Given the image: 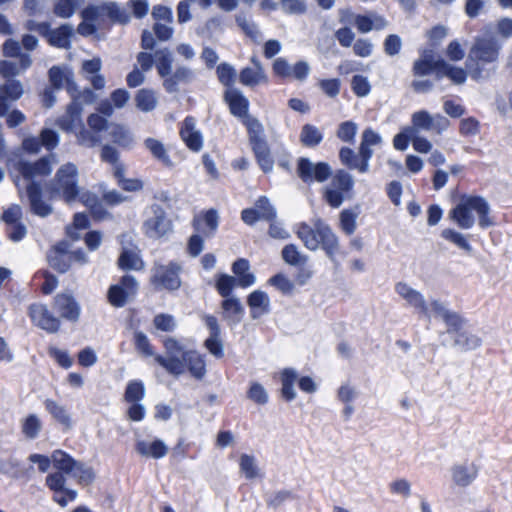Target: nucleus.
Masks as SVG:
<instances>
[{"mask_svg":"<svg viewBox=\"0 0 512 512\" xmlns=\"http://www.w3.org/2000/svg\"><path fill=\"white\" fill-rule=\"evenodd\" d=\"M155 65L159 76L165 79L172 71L173 57L168 48L160 49L155 52Z\"/></svg>","mask_w":512,"mask_h":512,"instance_id":"35","label":"nucleus"},{"mask_svg":"<svg viewBox=\"0 0 512 512\" xmlns=\"http://www.w3.org/2000/svg\"><path fill=\"white\" fill-rule=\"evenodd\" d=\"M134 99H135L136 107L141 112H145V113L153 111L156 108L157 103H158L155 92L149 88L139 89L136 92Z\"/></svg>","mask_w":512,"mask_h":512,"instance_id":"32","label":"nucleus"},{"mask_svg":"<svg viewBox=\"0 0 512 512\" xmlns=\"http://www.w3.org/2000/svg\"><path fill=\"white\" fill-rule=\"evenodd\" d=\"M265 78L264 72H260L251 67H244L239 74V81L244 86L254 87Z\"/></svg>","mask_w":512,"mask_h":512,"instance_id":"54","label":"nucleus"},{"mask_svg":"<svg viewBox=\"0 0 512 512\" xmlns=\"http://www.w3.org/2000/svg\"><path fill=\"white\" fill-rule=\"evenodd\" d=\"M118 267L123 271L139 270L142 261L139 256L129 249H123L117 261Z\"/></svg>","mask_w":512,"mask_h":512,"instance_id":"38","label":"nucleus"},{"mask_svg":"<svg viewBox=\"0 0 512 512\" xmlns=\"http://www.w3.org/2000/svg\"><path fill=\"white\" fill-rule=\"evenodd\" d=\"M68 77V70L65 72L61 66L54 65L48 70L49 87L61 90Z\"/></svg>","mask_w":512,"mask_h":512,"instance_id":"56","label":"nucleus"},{"mask_svg":"<svg viewBox=\"0 0 512 512\" xmlns=\"http://www.w3.org/2000/svg\"><path fill=\"white\" fill-rule=\"evenodd\" d=\"M411 123L410 128H415V134H418L420 130L430 131L433 128L432 116L426 110L414 112L411 117Z\"/></svg>","mask_w":512,"mask_h":512,"instance_id":"43","label":"nucleus"},{"mask_svg":"<svg viewBox=\"0 0 512 512\" xmlns=\"http://www.w3.org/2000/svg\"><path fill=\"white\" fill-rule=\"evenodd\" d=\"M224 101L229 106L230 113L242 119L247 129L249 145L260 169L265 174L272 172L274 159L265 136L264 126L257 118L249 115L248 99L240 90L231 88L225 91Z\"/></svg>","mask_w":512,"mask_h":512,"instance_id":"1","label":"nucleus"},{"mask_svg":"<svg viewBox=\"0 0 512 512\" xmlns=\"http://www.w3.org/2000/svg\"><path fill=\"white\" fill-rule=\"evenodd\" d=\"M236 286V279L227 273H218L215 276V289L224 299L233 297L232 292Z\"/></svg>","mask_w":512,"mask_h":512,"instance_id":"36","label":"nucleus"},{"mask_svg":"<svg viewBox=\"0 0 512 512\" xmlns=\"http://www.w3.org/2000/svg\"><path fill=\"white\" fill-rule=\"evenodd\" d=\"M247 398L258 405H265L269 401L266 389L258 382L251 383L247 391Z\"/></svg>","mask_w":512,"mask_h":512,"instance_id":"58","label":"nucleus"},{"mask_svg":"<svg viewBox=\"0 0 512 512\" xmlns=\"http://www.w3.org/2000/svg\"><path fill=\"white\" fill-rule=\"evenodd\" d=\"M478 215V225L481 229H487L495 225L490 216V205L480 195L462 194L458 203L449 211V218L461 229H471L476 222L472 212Z\"/></svg>","mask_w":512,"mask_h":512,"instance_id":"3","label":"nucleus"},{"mask_svg":"<svg viewBox=\"0 0 512 512\" xmlns=\"http://www.w3.org/2000/svg\"><path fill=\"white\" fill-rule=\"evenodd\" d=\"M415 137V128L403 127L393 138V146L398 151H405Z\"/></svg>","mask_w":512,"mask_h":512,"instance_id":"53","label":"nucleus"},{"mask_svg":"<svg viewBox=\"0 0 512 512\" xmlns=\"http://www.w3.org/2000/svg\"><path fill=\"white\" fill-rule=\"evenodd\" d=\"M412 74L416 77L433 74L436 81L446 77L455 85H462L467 80V71L465 69L448 63L442 57H438L437 61L433 62L428 59H416L412 66Z\"/></svg>","mask_w":512,"mask_h":512,"instance_id":"5","label":"nucleus"},{"mask_svg":"<svg viewBox=\"0 0 512 512\" xmlns=\"http://www.w3.org/2000/svg\"><path fill=\"white\" fill-rule=\"evenodd\" d=\"M28 314L32 322L46 332L53 334L59 331L61 322L46 305L33 303L28 308Z\"/></svg>","mask_w":512,"mask_h":512,"instance_id":"14","label":"nucleus"},{"mask_svg":"<svg viewBox=\"0 0 512 512\" xmlns=\"http://www.w3.org/2000/svg\"><path fill=\"white\" fill-rule=\"evenodd\" d=\"M134 346L139 353L143 354L146 357L154 355L152 345L147 335L140 330L134 332Z\"/></svg>","mask_w":512,"mask_h":512,"instance_id":"62","label":"nucleus"},{"mask_svg":"<svg viewBox=\"0 0 512 512\" xmlns=\"http://www.w3.org/2000/svg\"><path fill=\"white\" fill-rule=\"evenodd\" d=\"M357 133V124L353 121H344L339 124L337 130V137L346 143H353Z\"/></svg>","mask_w":512,"mask_h":512,"instance_id":"60","label":"nucleus"},{"mask_svg":"<svg viewBox=\"0 0 512 512\" xmlns=\"http://www.w3.org/2000/svg\"><path fill=\"white\" fill-rule=\"evenodd\" d=\"M136 451L144 457L161 459L168 453V447L161 439H154L152 442L138 441L135 445Z\"/></svg>","mask_w":512,"mask_h":512,"instance_id":"26","label":"nucleus"},{"mask_svg":"<svg viewBox=\"0 0 512 512\" xmlns=\"http://www.w3.org/2000/svg\"><path fill=\"white\" fill-rule=\"evenodd\" d=\"M196 78L194 71L187 66H178L174 72L163 80V87L169 94L179 92L180 85H189Z\"/></svg>","mask_w":512,"mask_h":512,"instance_id":"19","label":"nucleus"},{"mask_svg":"<svg viewBox=\"0 0 512 512\" xmlns=\"http://www.w3.org/2000/svg\"><path fill=\"white\" fill-rule=\"evenodd\" d=\"M221 308L223 310V318L230 326L238 325L245 313V309L240 299L236 296L223 299L221 301Z\"/></svg>","mask_w":512,"mask_h":512,"instance_id":"22","label":"nucleus"},{"mask_svg":"<svg viewBox=\"0 0 512 512\" xmlns=\"http://www.w3.org/2000/svg\"><path fill=\"white\" fill-rule=\"evenodd\" d=\"M163 345L167 356L157 354L154 359L167 373L179 377L183 374L182 353L186 350H184V347L178 340L172 337L165 339Z\"/></svg>","mask_w":512,"mask_h":512,"instance_id":"10","label":"nucleus"},{"mask_svg":"<svg viewBox=\"0 0 512 512\" xmlns=\"http://www.w3.org/2000/svg\"><path fill=\"white\" fill-rule=\"evenodd\" d=\"M41 430V422L35 414H30L26 417L22 432L28 439H35Z\"/></svg>","mask_w":512,"mask_h":512,"instance_id":"61","label":"nucleus"},{"mask_svg":"<svg viewBox=\"0 0 512 512\" xmlns=\"http://www.w3.org/2000/svg\"><path fill=\"white\" fill-rule=\"evenodd\" d=\"M137 286L138 283L133 275L126 274L122 276L117 284L111 285L108 289L107 298L109 303L116 308L125 306L128 297L136 293Z\"/></svg>","mask_w":512,"mask_h":512,"instance_id":"13","label":"nucleus"},{"mask_svg":"<svg viewBox=\"0 0 512 512\" xmlns=\"http://www.w3.org/2000/svg\"><path fill=\"white\" fill-rule=\"evenodd\" d=\"M110 136L115 144L127 148L133 143V136L130 131L121 124H114Z\"/></svg>","mask_w":512,"mask_h":512,"instance_id":"42","label":"nucleus"},{"mask_svg":"<svg viewBox=\"0 0 512 512\" xmlns=\"http://www.w3.org/2000/svg\"><path fill=\"white\" fill-rule=\"evenodd\" d=\"M102 13L114 22L120 24H127L129 22V16L115 2L102 4Z\"/></svg>","mask_w":512,"mask_h":512,"instance_id":"52","label":"nucleus"},{"mask_svg":"<svg viewBox=\"0 0 512 512\" xmlns=\"http://www.w3.org/2000/svg\"><path fill=\"white\" fill-rule=\"evenodd\" d=\"M240 470L249 480L258 476V467L255 464V458L252 455L242 454L240 457Z\"/></svg>","mask_w":512,"mask_h":512,"instance_id":"63","label":"nucleus"},{"mask_svg":"<svg viewBox=\"0 0 512 512\" xmlns=\"http://www.w3.org/2000/svg\"><path fill=\"white\" fill-rule=\"evenodd\" d=\"M459 133L464 137L476 136L480 133V122L473 116L461 119Z\"/></svg>","mask_w":512,"mask_h":512,"instance_id":"64","label":"nucleus"},{"mask_svg":"<svg viewBox=\"0 0 512 512\" xmlns=\"http://www.w3.org/2000/svg\"><path fill=\"white\" fill-rule=\"evenodd\" d=\"M441 237L468 253H470L473 249L469 241L465 238V236L454 229H443L441 231Z\"/></svg>","mask_w":512,"mask_h":512,"instance_id":"44","label":"nucleus"},{"mask_svg":"<svg viewBox=\"0 0 512 512\" xmlns=\"http://www.w3.org/2000/svg\"><path fill=\"white\" fill-rule=\"evenodd\" d=\"M268 284L286 296L292 295L295 289L294 283L283 273H277L270 277Z\"/></svg>","mask_w":512,"mask_h":512,"instance_id":"46","label":"nucleus"},{"mask_svg":"<svg viewBox=\"0 0 512 512\" xmlns=\"http://www.w3.org/2000/svg\"><path fill=\"white\" fill-rule=\"evenodd\" d=\"M38 138L41 141V147H44L48 151L55 149L60 140L58 132L52 128H43Z\"/></svg>","mask_w":512,"mask_h":512,"instance_id":"59","label":"nucleus"},{"mask_svg":"<svg viewBox=\"0 0 512 512\" xmlns=\"http://www.w3.org/2000/svg\"><path fill=\"white\" fill-rule=\"evenodd\" d=\"M30 469H33V467L25 468L23 463L15 457L0 459V473L10 478H24Z\"/></svg>","mask_w":512,"mask_h":512,"instance_id":"27","label":"nucleus"},{"mask_svg":"<svg viewBox=\"0 0 512 512\" xmlns=\"http://www.w3.org/2000/svg\"><path fill=\"white\" fill-rule=\"evenodd\" d=\"M54 310L65 320L75 323L79 320L81 307L70 293H59L54 297Z\"/></svg>","mask_w":512,"mask_h":512,"instance_id":"16","label":"nucleus"},{"mask_svg":"<svg viewBox=\"0 0 512 512\" xmlns=\"http://www.w3.org/2000/svg\"><path fill=\"white\" fill-rule=\"evenodd\" d=\"M296 499V495L286 489H282L276 492L267 493L265 495V502L268 508L277 509L282 506L285 502Z\"/></svg>","mask_w":512,"mask_h":512,"instance_id":"41","label":"nucleus"},{"mask_svg":"<svg viewBox=\"0 0 512 512\" xmlns=\"http://www.w3.org/2000/svg\"><path fill=\"white\" fill-rule=\"evenodd\" d=\"M79 125L80 129L76 133L78 145L93 148L100 143L101 137L96 132L87 130L83 122H80Z\"/></svg>","mask_w":512,"mask_h":512,"instance_id":"47","label":"nucleus"},{"mask_svg":"<svg viewBox=\"0 0 512 512\" xmlns=\"http://www.w3.org/2000/svg\"><path fill=\"white\" fill-rule=\"evenodd\" d=\"M73 36L74 29L71 24L64 23L53 29L51 28V24L48 23L43 38L51 47L58 49H70Z\"/></svg>","mask_w":512,"mask_h":512,"instance_id":"17","label":"nucleus"},{"mask_svg":"<svg viewBox=\"0 0 512 512\" xmlns=\"http://www.w3.org/2000/svg\"><path fill=\"white\" fill-rule=\"evenodd\" d=\"M79 171L77 166L68 162L61 165L52 180L46 184V191L50 199H61L64 203L71 205L79 198Z\"/></svg>","mask_w":512,"mask_h":512,"instance_id":"4","label":"nucleus"},{"mask_svg":"<svg viewBox=\"0 0 512 512\" xmlns=\"http://www.w3.org/2000/svg\"><path fill=\"white\" fill-rule=\"evenodd\" d=\"M204 322L209 330V336L204 341V347L211 355L219 359L224 356V345L221 338V328L214 315H205Z\"/></svg>","mask_w":512,"mask_h":512,"instance_id":"15","label":"nucleus"},{"mask_svg":"<svg viewBox=\"0 0 512 512\" xmlns=\"http://www.w3.org/2000/svg\"><path fill=\"white\" fill-rule=\"evenodd\" d=\"M452 479L457 486L467 487L478 476V468L475 464H457L451 469Z\"/></svg>","mask_w":512,"mask_h":512,"instance_id":"25","label":"nucleus"},{"mask_svg":"<svg viewBox=\"0 0 512 512\" xmlns=\"http://www.w3.org/2000/svg\"><path fill=\"white\" fill-rule=\"evenodd\" d=\"M358 214L352 209H343L340 212V227L346 235H351L356 230V219Z\"/></svg>","mask_w":512,"mask_h":512,"instance_id":"55","label":"nucleus"},{"mask_svg":"<svg viewBox=\"0 0 512 512\" xmlns=\"http://www.w3.org/2000/svg\"><path fill=\"white\" fill-rule=\"evenodd\" d=\"M238 287L248 288L255 284L256 276L250 272V263L246 258H238L231 266Z\"/></svg>","mask_w":512,"mask_h":512,"instance_id":"24","label":"nucleus"},{"mask_svg":"<svg viewBox=\"0 0 512 512\" xmlns=\"http://www.w3.org/2000/svg\"><path fill=\"white\" fill-rule=\"evenodd\" d=\"M467 322L468 320L461 316L454 329L452 327L446 329V334L452 341L450 346L460 352L473 351L482 345V339L478 335L464 329Z\"/></svg>","mask_w":512,"mask_h":512,"instance_id":"11","label":"nucleus"},{"mask_svg":"<svg viewBox=\"0 0 512 512\" xmlns=\"http://www.w3.org/2000/svg\"><path fill=\"white\" fill-rule=\"evenodd\" d=\"M502 44L491 35L476 38L469 51V62L478 60L482 63H494L498 61Z\"/></svg>","mask_w":512,"mask_h":512,"instance_id":"12","label":"nucleus"},{"mask_svg":"<svg viewBox=\"0 0 512 512\" xmlns=\"http://www.w3.org/2000/svg\"><path fill=\"white\" fill-rule=\"evenodd\" d=\"M318 248L321 247L326 256L332 261H336V254L339 251V239L331 227L319 219L318 227Z\"/></svg>","mask_w":512,"mask_h":512,"instance_id":"18","label":"nucleus"},{"mask_svg":"<svg viewBox=\"0 0 512 512\" xmlns=\"http://www.w3.org/2000/svg\"><path fill=\"white\" fill-rule=\"evenodd\" d=\"M180 135L186 146L193 152H199L203 147V137L199 130H195V119L187 116L180 130Z\"/></svg>","mask_w":512,"mask_h":512,"instance_id":"21","label":"nucleus"},{"mask_svg":"<svg viewBox=\"0 0 512 512\" xmlns=\"http://www.w3.org/2000/svg\"><path fill=\"white\" fill-rule=\"evenodd\" d=\"M431 309L443 320L446 327H452L453 329L457 326L459 318L462 316L458 312L447 309L439 300L431 301Z\"/></svg>","mask_w":512,"mask_h":512,"instance_id":"34","label":"nucleus"},{"mask_svg":"<svg viewBox=\"0 0 512 512\" xmlns=\"http://www.w3.org/2000/svg\"><path fill=\"white\" fill-rule=\"evenodd\" d=\"M15 170L28 182L26 196L30 212L41 218L48 217L53 212L51 204L43 199L41 183L35 180L36 176L46 177L52 172V164L48 156H42L34 162L19 159L14 163Z\"/></svg>","mask_w":512,"mask_h":512,"instance_id":"2","label":"nucleus"},{"mask_svg":"<svg viewBox=\"0 0 512 512\" xmlns=\"http://www.w3.org/2000/svg\"><path fill=\"white\" fill-rule=\"evenodd\" d=\"M318 227L319 220H317L315 223L314 228L309 226L306 222H301L296 232L298 238L301 239L304 246L311 251L318 249Z\"/></svg>","mask_w":512,"mask_h":512,"instance_id":"28","label":"nucleus"},{"mask_svg":"<svg viewBox=\"0 0 512 512\" xmlns=\"http://www.w3.org/2000/svg\"><path fill=\"white\" fill-rule=\"evenodd\" d=\"M144 145L157 160L165 165H171V159L161 141L149 137L144 140Z\"/></svg>","mask_w":512,"mask_h":512,"instance_id":"40","label":"nucleus"},{"mask_svg":"<svg viewBox=\"0 0 512 512\" xmlns=\"http://www.w3.org/2000/svg\"><path fill=\"white\" fill-rule=\"evenodd\" d=\"M145 397V385L142 380H131L127 383L124 399L128 403L140 402Z\"/></svg>","mask_w":512,"mask_h":512,"instance_id":"39","label":"nucleus"},{"mask_svg":"<svg viewBox=\"0 0 512 512\" xmlns=\"http://www.w3.org/2000/svg\"><path fill=\"white\" fill-rule=\"evenodd\" d=\"M339 161L349 170H358L360 172V164L358 154L355 151L347 146H343L339 150Z\"/></svg>","mask_w":512,"mask_h":512,"instance_id":"48","label":"nucleus"},{"mask_svg":"<svg viewBox=\"0 0 512 512\" xmlns=\"http://www.w3.org/2000/svg\"><path fill=\"white\" fill-rule=\"evenodd\" d=\"M253 208H257V210L260 211V215L263 217L264 221L275 220L277 218V211L275 207L265 195L257 198Z\"/></svg>","mask_w":512,"mask_h":512,"instance_id":"51","label":"nucleus"},{"mask_svg":"<svg viewBox=\"0 0 512 512\" xmlns=\"http://www.w3.org/2000/svg\"><path fill=\"white\" fill-rule=\"evenodd\" d=\"M281 256L285 263L295 267H301L308 261V256L301 254L298 247L293 243L282 248Z\"/></svg>","mask_w":512,"mask_h":512,"instance_id":"37","label":"nucleus"},{"mask_svg":"<svg viewBox=\"0 0 512 512\" xmlns=\"http://www.w3.org/2000/svg\"><path fill=\"white\" fill-rule=\"evenodd\" d=\"M296 174L307 185L315 182L324 183L332 176V168L328 162H313L308 157H299L296 162Z\"/></svg>","mask_w":512,"mask_h":512,"instance_id":"7","label":"nucleus"},{"mask_svg":"<svg viewBox=\"0 0 512 512\" xmlns=\"http://www.w3.org/2000/svg\"><path fill=\"white\" fill-rule=\"evenodd\" d=\"M331 182L323 189V199L332 208H339L353 197L355 181L345 169L332 171Z\"/></svg>","mask_w":512,"mask_h":512,"instance_id":"6","label":"nucleus"},{"mask_svg":"<svg viewBox=\"0 0 512 512\" xmlns=\"http://www.w3.org/2000/svg\"><path fill=\"white\" fill-rule=\"evenodd\" d=\"M0 92L10 99V101L19 100L23 93V86L19 80L10 79L0 85Z\"/></svg>","mask_w":512,"mask_h":512,"instance_id":"49","label":"nucleus"},{"mask_svg":"<svg viewBox=\"0 0 512 512\" xmlns=\"http://www.w3.org/2000/svg\"><path fill=\"white\" fill-rule=\"evenodd\" d=\"M351 89L357 97H366L371 91V85L366 76L356 74L351 79Z\"/></svg>","mask_w":512,"mask_h":512,"instance_id":"57","label":"nucleus"},{"mask_svg":"<svg viewBox=\"0 0 512 512\" xmlns=\"http://www.w3.org/2000/svg\"><path fill=\"white\" fill-rule=\"evenodd\" d=\"M45 409L51 416L63 426L65 430L72 428L73 423L70 414L66 408L52 399H46L44 402Z\"/></svg>","mask_w":512,"mask_h":512,"instance_id":"29","label":"nucleus"},{"mask_svg":"<svg viewBox=\"0 0 512 512\" xmlns=\"http://www.w3.org/2000/svg\"><path fill=\"white\" fill-rule=\"evenodd\" d=\"M183 373L187 369L196 380H202L206 373L205 356L196 350H186L182 353Z\"/></svg>","mask_w":512,"mask_h":512,"instance_id":"20","label":"nucleus"},{"mask_svg":"<svg viewBox=\"0 0 512 512\" xmlns=\"http://www.w3.org/2000/svg\"><path fill=\"white\" fill-rule=\"evenodd\" d=\"M296 379L297 373L292 368H285L281 372V395L287 402L293 401L296 397V392L294 390V383Z\"/></svg>","mask_w":512,"mask_h":512,"instance_id":"33","label":"nucleus"},{"mask_svg":"<svg viewBox=\"0 0 512 512\" xmlns=\"http://www.w3.org/2000/svg\"><path fill=\"white\" fill-rule=\"evenodd\" d=\"M149 212L151 215L142 224L143 232L148 238L159 239L173 230L172 221L161 205L151 204Z\"/></svg>","mask_w":512,"mask_h":512,"instance_id":"9","label":"nucleus"},{"mask_svg":"<svg viewBox=\"0 0 512 512\" xmlns=\"http://www.w3.org/2000/svg\"><path fill=\"white\" fill-rule=\"evenodd\" d=\"M216 74L222 85L228 89L232 88L237 74L235 68L231 64L227 62L220 63L216 68Z\"/></svg>","mask_w":512,"mask_h":512,"instance_id":"45","label":"nucleus"},{"mask_svg":"<svg viewBox=\"0 0 512 512\" xmlns=\"http://www.w3.org/2000/svg\"><path fill=\"white\" fill-rule=\"evenodd\" d=\"M181 270V265L176 261H170L166 265H155L150 282L156 290L176 291L181 287L182 283L180 278Z\"/></svg>","mask_w":512,"mask_h":512,"instance_id":"8","label":"nucleus"},{"mask_svg":"<svg viewBox=\"0 0 512 512\" xmlns=\"http://www.w3.org/2000/svg\"><path fill=\"white\" fill-rule=\"evenodd\" d=\"M79 0H58L53 7L54 14L63 19L72 17L77 9Z\"/></svg>","mask_w":512,"mask_h":512,"instance_id":"50","label":"nucleus"},{"mask_svg":"<svg viewBox=\"0 0 512 512\" xmlns=\"http://www.w3.org/2000/svg\"><path fill=\"white\" fill-rule=\"evenodd\" d=\"M77 462V460L63 450H55L52 453V464L62 474L69 475L74 472Z\"/></svg>","mask_w":512,"mask_h":512,"instance_id":"31","label":"nucleus"},{"mask_svg":"<svg viewBox=\"0 0 512 512\" xmlns=\"http://www.w3.org/2000/svg\"><path fill=\"white\" fill-rule=\"evenodd\" d=\"M299 139L304 147L315 148L323 141L324 134L317 126L307 123L302 126Z\"/></svg>","mask_w":512,"mask_h":512,"instance_id":"30","label":"nucleus"},{"mask_svg":"<svg viewBox=\"0 0 512 512\" xmlns=\"http://www.w3.org/2000/svg\"><path fill=\"white\" fill-rule=\"evenodd\" d=\"M247 305L250 308L252 319H258L270 312V299L266 292L254 290L247 296Z\"/></svg>","mask_w":512,"mask_h":512,"instance_id":"23","label":"nucleus"}]
</instances>
